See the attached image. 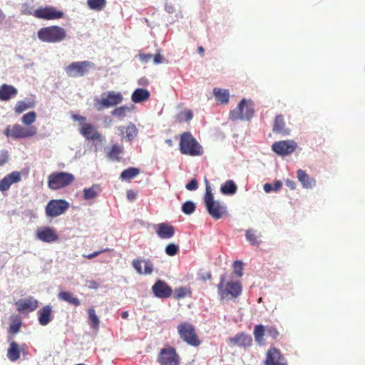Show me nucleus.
Wrapping results in <instances>:
<instances>
[{"instance_id":"obj_11","label":"nucleus","mask_w":365,"mask_h":365,"mask_svg":"<svg viewBox=\"0 0 365 365\" xmlns=\"http://www.w3.org/2000/svg\"><path fill=\"white\" fill-rule=\"evenodd\" d=\"M94 63L88 61L73 62L65 68L66 74L69 77L77 78L86 75Z\"/></svg>"},{"instance_id":"obj_45","label":"nucleus","mask_w":365,"mask_h":365,"mask_svg":"<svg viewBox=\"0 0 365 365\" xmlns=\"http://www.w3.org/2000/svg\"><path fill=\"white\" fill-rule=\"evenodd\" d=\"M192 112L190 110H185L177 115L176 120L179 123L187 122L190 121L192 118Z\"/></svg>"},{"instance_id":"obj_34","label":"nucleus","mask_w":365,"mask_h":365,"mask_svg":"<svg viewBox=\"0 0 365 365\" xmlns=\"http://www.w3.org/2000/svg\"><path fill=\"white\" fill-rule=\"evenodd\" d=\"M213 94L217 102L221 104H227L230 100V92L227 89H222L215 88L213 89Z\"/></svg>"},{"instance_id":"obj_39","label":"nucleus","mask_w":365,"mask_h":365,"mask_svg":"<svg viewBox=\"0 0 365 365\" xmlns=\"http://www.w3.org/2000/svg\"><path fill=\"white\" fill-rule=\"evenodd\" d=\"M100 191L101 190L98 185H93L89 188H85L83 190V198L86 200H92L98 195Z\"/></svg>"},{"instance_id":"obj_26","label":"nucleus","mask_w":365,"mask_h":365,"mask_svg":"<svg viewBox=\"0 0 365 365\" xmlns=\"http://www.w3.org/2000/svg\"><path fill=\"white\" fill-rule=\"evenodd\" d=\"M155 232L161 239H170L175 235V227L166 222L157 225Z\"/></svg>"},{"instance_id":"obj_54","label":"nucleus","mask_w":365,"mask_h":365,"mask_svg":"<svg viewBox=\"0 0 365 365\" xmlns=\"http://www.w3.org/2000/svg\"><path fill=\"white\" fill-rule=\"evenodd\" d=\"M212 278L210 272H201L198 274V279L202 282H205Z\"/></svg>"},{"instance_id":"obj_23","label":"nucleus","mask_w":365,"mask_h":365,"mask_svg":"<svg viewBox=\"0 0 365 365\" xmlns=\"http://www.w3.org/2000/svg\"><path fill=\"white\" fill-rule=\"evenodd\" d=\"M118 130L121 135V140H126L127 141H132L138 135V130L135 125L133 123H129L128 125H120L117 128Z\"/></svg>"},{"instance_id":"obj_29","label":"nucleus","mask_w":365,"mask_h":365,"mask_svg":"<svg viewBox=\"0 0 365 365\" xmlns=\"http://www.w3.org/2000/svg\"><path fill=\"white\" fill-rule=\"evenodd\" d=\"M26 346V344H23L21 346L16 341H11L9 347L7 350L6 356L11 361H17L21 356V351Z\"/></svg>"},{"instance_id":"obj_43","label":"nucleus","mask_w":365,"mask_h":365,"mask_svg":"<svg viewBox=\"0 0 365 365\" xmlns=\"http://www.w3.org/2000/svg\"><path fill=\"white\" fill-rule=\"evenodd\" d=\"M131 110L132 108L130 107L123 106L115 108L112 110L111 114L115 117L124 118Z\"/></svg>"},{"instance_id":"obj_52","label":"nucleus","mask_w":365,"mask_h":365,"mask_svg":"<svg viewBox=\"0 0 365 365\" xmlns=\"http://www.w3.org/2000/svg\"><path fill=\"white\" fill-rule=\"evenodd\" d=\"M108 250H109V249L106 248V249L101 250H99V251L93 252V253H91V254H88V255H83V257H85V258H87L88 259H93L96 257L98 256L100 254H101V253H103L104 252L108 251Z\"/></svg>"},{"instance_id":"obj_10","label":"nucleus","mask_w":365,"mask_h":365,"mask_svg":"<svg viewBox=\"0 0 365 365\" xmlns=\"http://www.w3.org/2000/svg\"><path fill=\"white\" fill-rule=\"evenodd\" d=\"M37 133V128L35 126L29 128L23 127L21 125L15 124L6 127L4 134L7 137L13 138H25L35 135Z\"/></svg>"},{"instance_id":"obj_35","label":"nucleus","mask_w":365,"mask_h":365,"mask_svg":"<svg viewBox=\"0 0 365 365\" xmlns=\"http://www.w3.org/2000/svg\"><path fill=\"white\" fill-rule=\"evenodd\" d=\"M237 186L233 180H227L220 187V192L224 195H232L236 193Z\"/></svg>"},{"instance_id":"obj_58","label":"nucleus","mask_w":365,"mask_h":365,"mask_svg":"<svg viewBox=\"0 0 365 365\" xmlns=\"http://www.w3.org/2000/svg\"><path fill=\"white\" fill-rule=\"evenodd\" d=\"M72 118L74 120H77V121H79L81 122V123H86L85 121L86 120V118L82 115H73L72 116Z\"/></svg>"},{"instance_id":"obj_62","label":"nucleus","mask_w":365,"mask_h":365,"mask_svg":"<svg viewBox=\"0 0 365 365\" xmlns=\"http://www.w3.org/2000/svg\"><path fill=\"white\" fill-rule=\"evenodd\" d=\"M282 182L279 181H276L272 185L273 190L277 191L282 187Z\"/></svg>"},{"instance_id":"obj_28","label":"nucleus","mask_w":365,"mask_h":365,"mask_svg":"<svg viewBox=\"0 0 365 365\" xmlns=\"http://www.w3.org/2000/svg\"><path fill=\"white\" fill-rule=\"evenodd\" d=\"M18 93V90L14 86L9 84H2L0 86V100L8 101L14 98Z\"/></svg>"},{"instance_id":"obj_13","label":"nucleus","mask_w":365,"mask_h":365,"mask_svg":"<svg viewBox=\"0 0 365 365\" xmlns=\"http://www.w3.org/2000/svg\"><path fill=\"white\" fill-rule=\"evenodd\" d=\"M69 207V203L65 200H51L46 207L48 217H57L64 213Z\"/></svg>"},{"instance_id":"obj_21","label":"nucleus","mask_w":365,"mask_h":365,"mask_svg":"<svg viewBox=\"0 0 365 365\" xmlns=\"http://www.w3.org/2000/svg\"><path fill=\"white\" fill-rule=\"evenodd\" d=\"M36 237L44 242H53L58 240V235L53 227H43L36 232Z\"/></svg>"},{"instance_id":"obj_49","label":"nucleus","mask_w":365,"mask_h":365,"mask_svg":"<svg viewBox=\"0 0 365 365\" xmlns=\"http://www.w3.org/2000/svg\"><path fill=\"white\" fill-rule=\"evenodd\" d=\"M178 252L179 247L174 243H170L165 247V253L168 256H175L178 253Z\"/></svg>"},{"instance_id":"obj_4","label":"nucleus","mask_w":365,"mask_h":365,"mask_svg":"<svg viewBox=\"0 0 365 365\" xmlns=\"http://www.w3.org/2000/svg\"><path fill=\"white\" fill-rule=\"evenodd\" d=\"M254 103L251 100L243 98L239 103L237 106L230 110L229 118L232 121L250 120L254 115Z\"/></svg>"},{"instance_id":"obj_32","label":"nucleus","mask_w":365,"mask_h":365,"mask_svg":"<svg viewBox=\"0 0 365 365\" xmlns=\"http://www.w3.org/2000/svg\"><path fill=\"white\" fill-rule=\"evenodd\" d=\"M150 96V92L144 88L135 89L131 96V100L133 103H138L147 101Z\"/></svg>"},{"instance_id":"obj_55","label":"nucleus","mask_w":365,"mask_h":365,"mask_svg":"<svg viewBox=\"0 0 365 365\" xmlns=\"http://www.w3.org/2000/svg\"><path fill=\"white\" fill-rule=\"evenodd\" d=\"M153 55L152 54H145V53H140L139 54V58L140 60L143 63H148L150 61L153 59Z\"/></svg>"},{"instance_id":"obj_59","label":"nucleus","mask_w":365,"mask_h":365,"mask_svg":"<svg viewBox=\"0 0 365 365\" xmlns=\"http://www.w3.org/2000/svg\"><path fill=\"white\" fill-rule=\"evenodd\" d=\"M127 197L130 200H133L136 197V195L134 192H133L132 190H128L127 192Z\"/></svg>"},{"instance_id":"obj_5","label":"nucleus","mask_w":365,"mask_h":365,"mask_svg":"<svg viewBox=\"0 0 365 365\" xmlns=\"http://www.w3.org/2000/svg\"><path fill=\"white\" fill-rule=\"evenodd\" d=\"M217 292L221 299L236 298L241 294L242 285L239 282H225L224 276L220 277Z\"/></svg>"},{"instance_id":"obj_18","label":"nucleus","mask_w":365,"mask_h":365,"mask_svg":"<svg viewBox=\"0 0 365 365\" xmlns=\"http://www.w3.org/2000/svg\"><path fill=\"white\" fill-rule=\"evenodd\" d=\"M154 295L160 299L169 298L173 293L172 288L164 281L158 280L152 287Z\"/></svg>"},{"instance_id":"obj_25","label":"nucleus","mask_w":365,"mask_h":365,"mask_svg":"<svg viewBox=\"0 0 365 365\" xmlns=\"http://www.w3.org/2000/svg\"><path fill=\"white\" fill-rule=\"evenodd\" d=\"M22 324L23 322L20 316L13 314L10 317V324L8 328L9 341L12 340L14 336L20 331Z\"/></svg>"},{"instance_id":"obj_12","label":"nucleus","mask_w":365,"mask_h":365,"mask_svg":"<svg viewBox=\"0 0 365 365\" xmlns=\"http://www.w3.org/2000/svg\"><path fill=\"white\" fill-rule=\"evenodd\" d=\"M253 334L255 341L261 344L264 341V336L266 334L267 336L276 340L279 336V331L275 326L268 325L263 326L262 324H257L254 328Z\"/></svg>"},{"instance_id":"obj_56","label":"nucleus","mask_w":365,"mask_h":365,"mask_svg":"<svg viewBox=\"0 0 365 365\" xmlns=\"http://www.w3.org/2000/svg\"><path fill=\"white\" fill-rule=\"evenodd\" d=\"M8 153L6 151L0 152V166L4 165L8 161Z\"/></svg>"},{"instance_id":"obj_33","label":"nucleus","mask_w":365,"mask_h":365,"mask_svg":"<svg viewBox=\"0 0 365 365\" xmlns=\"http://www.w3.org/2000/svg\"><path fill=\"white\" fill-rule=\"evenodd\" d=\"M58 299L66 302L75 307H78L81 304L80 300L73 293L70 292H60L58 294Z\"/></svg>"},{"instance_id":"obj_31","label":"nucleus","mask_w":365,"mask_h":365,"mask_svg":"<svg viewBox=\"0 0 365 365\" xmlns=\"http://www.w3.org/2000/svg\"><path fill=\"white\" fill-rule=\"evenodd\" d=\"M297 174L299 181L302 184L304 188L309 189L315 186V179L310 177L304 170L299 169Z\"/></svg>"},{"instance_id":"obj_20","label":"nucleus","mask_w":365,"mask_h":365,"mask_svg":"<svg viewBox=\"0 0 365 365\" xmlns=\"http://www.w3.org/2000/svg\"><path fill=\"white\" fill-rule=\"evenodd\" d=\"M17 311L21 313L31 312L36 309L38 302L32 297L21 299L16 302Z\"/></svg>"},{"instance_id":"obj_8","label":"nucleus","mask_w":365,"mask_h":365,"mask_svg":"<svg viewBox=\"0 0 365 365\" xmlns=\"http://www.w3.org/2000/svg\"><path fill=\"white\" fill-rule=\"evenodd\" d=\"M106 96L101 99L98 98L94 99V106L97 110L117 106L123 101V95L120 92L111 91L107 92Z\"/></svg>"},{"instance_id":"obj_9","label":"nucleus","mask_w":365,"mask_h":365,"mask_svg":"<svg viewBox=\"0 0 365 365\" xmlns=\"http://www.w3.org/2000/svg\"><path fill=\"white\" fill-rule=\"evenodd\" d=\"M157 361L160 365H180V357L175 348L168 345L160 350Z\"/></svg>"},{"instance_id":"obj_57","label":"nucleus","mask_w":365,"mask_h":365,"mask_svg":"<svg viewBox=\"0 0 365 365\" xmlns=\"http://www.w3.org/2000/svg\"><path fill=\"white\" fill-rule=\"evenodd\" d=\"M153 60L155 64H159L163 62V58L162 56L158 53L153 56Z\"/></svg>"},{"instance_id":"obj_6","label":"nucleus","mask_w":365,"mask_h":365,"mask_svg":"<svg viewBox=\"0 0 365 365\" xmlns=\"http://www.w3.org/2000/svg\"><path fill=\"white\" fill-rule=\"evenodd\" d=\"M180 338L190 346L197 347L201 344V341L197 334L195 327L186 322H181L177 327Z\"/></svg>"},{"instance_id":"obj_37","label":"nucleus","mask_w":365,"mask_h":365,"mask_svg":"<svg viewBox=\"0 0 365 365\" xmlns=\"http://www.w3.org/2000/svg\"><path fill=\"white\" fill-rule=\"evenodd\" d=\"M35 102L34 101H17L14 107V110L16 113H21L24 111L34 107Z\"/></svg>"},{"instance_id":"obj_42","label":"nucleus","mask_w":365,"mask_h":365,"mask_svg":"<svg viewBox=\"0 0 365 365\" xmlns=\"http://www.w3.org/2000/svg\"><path fill=\"white\" fill-rule=\"evenodd\" d=\"M87 4L88 7L91 9L96 10V11H101L102 10L106 4V0H87Z\"/></svg>"},{"instance_id":"obj_50","label":"nucleus","mask_w":365,"mask_h":365,"mask_svg":"<svg viewBox=\"0 0 365 365\" xmlns=\"http://www.w3.org/2000/svg\"><path fill=\"white\" fill-rule=\"evenodd\" d=\"M185 187L187 190L190 191L197 190L198 187L197 180L195 178L192 179L188 183L186 184Z\"/></svg>"},{"instance_id":"obj_15","label":"nucleus","mask_w":365,"mask_h":365,"mask_svg":"<svg viewBox=\"0 0 365 365\" xmlns=\"http://www.w3.org/2000/svg\"><path fill=\"white\" fill-rule=\"evenodd\" d=\"M297 147V144L294 140H279L272 144V150L279 155L285 156L292 153Z\"/></svg>"},{"instance_id":"obj_53","label":"nucleus","mask_w":365,"mask_h":365,"mask_svg":"<svg viewBox=\"0 0 365 365\" xmlns=\"http://www.w3.org/2000/svg\"><path fill=\"white\" fill-rule=\"evenodd\" d=\"M108 250H109V249L106 248V249L101 250H99V251L93 252V253H91V254H88V255H83V257H85V258H87L88 259H93L96 257L98 256L100 254H101V253H103L104 252L108 251Z\"/></svg>"},{"instance_id":"obj_41","label":"nucleus","mask_w":365,"mask_h":365,"mask_svg":"<svg viewBox=\"0 0 365 365\" xmlns=\"http://www.w3.org/2000/svg\"><path fill=\"white\" fill-rule=\"evenodd\" d=\"M36 9L31 2H26L21 6V14L23 15H31L35 17Z\"/></svg>"},{"instance_id":"obj_40","label":"nucleus","mask_w":365,"mask_h":365,"mask_svg":"<svg viewBox=\"0 0 365 365\" xmlns=\"http://www.w3.org/2000/svg\"><path fill=\"white\" fill-rule=\"evenodd\" d=\"M88 322L91 327L96 329H98L100 322L93 307H89L88 309Z\"/></svg>"},{"instance_id":"obj_19","label":"nucleus","mask_w":365,"mask_h":365,"mask_svg":"<svg viewBox=\"0 0 365 365\" xmlns=\"http://www.w3.org/2000/svg\"><path fill=\"white\" fill-rule=\"evenodd\" d=\"M132 265L139 274H151L153 272V264L148 259H135L132 262Z\"/></svg>"},{"instance_id":"obj_2","label":"nucleus","mask_w":365,"mask_h":365,"mask_svg":"<svg viewBox=\"0 0 365 365\" xmlns=\"http://www.w3.org/2000/svg\"><path fill=\"white\" fill-rule=\"evenodd\" d=\"M180 151L183 155L199 156L203 154V148L190 132H184L180 135Z\"/></svg>"},{"instance_id":"obj_16","label":"nucleus","mask_w":365,"mask_h":365,"mask_svg":"<svg viewBox=\"0 0 365 365\" xmlns=\"http://www.w3.org/2000/svg\"><path fill=\"white\" fill-rule=\"evenodd\" d=\"M265 365H287V361L279 349L271 346L266 355Z\"/></svg>"},{"instance_id":"obj_46","label":"nucleus","mask_w":365,"mask_h":365,"mask_svg":"<svg viewBox=\"0 0 365 365\" xmlns=\"http://www.w3.org/2000/svg\"><path fill=\"white\" fill-rule=\"evenodd\" d=\"M36 118V114L34 111L29 112L22 116L21 121L26 125L32 124Z\"/></svg>"},{"instance_id":"obj_24","label":"nucleus","mask_w":365,"mask_h":365,"mask_svg":"<svg viewBox=\"0 0 365 365\" xmlns=\"http://www.w3.org/2000/svg\"><path fill=\"white\" fill-rule=\"evenodd\" d=\"M21 180V175L20 172H11L0 180V190L1 192L8 190L11 185L19 182Z\"/></svg>"},{"instance_id":"obj_60","label":"nucleus","mask_w":365,"mask_h":365,"mask_svg":"<svg viewBox=\"0 0 365 365\" xmlns=\"http://www.w3.org/2000/svg\"><path fill=\"white\" fill-rule=\"evenodd\" d=\"M286 185L287 187H289V188H291L292 190L295 189V187H296V183L292 180H287L286 181Z\"/></svg>"},{"instance_id":"obj_17","label":"nucleus","mask_w":365,"mask_h":365,"mask_svg":"<svg viewBox=\"0 0 365 365\" xmlns=\"http://www.w3.org/2000/svg\"><path fill=\"white\" fill-rule=\"evenodd\" d=\"M79 132L86 140H97L101 143L103 140V135L91 123H81Z\"/></svg>"},{"instance_id":"obj_63","label":"nucleus","mask_w":365,"mask_h":365,"mask_svg":"<svg viewBox=\"0 0 365 365\" xmlns=\"http://www.w3.org/2000/svg\"><path fill=\"white\" fill-rule=\"evenodd\" d=\"M197 51H198V53L201 55V56H203L204 55V53H205V49L202 46H198L197 48Z\"/></svg>"},{"instance_id":"obj_38","label":"nucleus","mask_w":365,"mask_h":365,"mask_svg":"<svg viewBox=\"0 0 365 365\" xmlns=\"http://www.w3.org/2000/svg\"><path fill=\"white\" fill-rule=\"evenodd\" d=\"M140 173V169L137 168H128L124 170L121 173L120 178L122 180H130Z\"/></svg>"},{"instance_id":"obj_44","label":"nucleus","mask_w":365,"mask_h":365,"mask_svg":"<svg viewBox=\"0 0 365 365\" xmlns=\"http://www.w3.org/2000/svg\"><path fill=\"white\" fill-rule=\"evenodd\" d=\"M247 240L250 242L251 245L258 246L260 243V240H258L259 237L256 234V231L254 230H248L245 234Z\"/></svg>"},{"instance_id":"obj_3","label":"nucleus","mask_w":365,"mask_h":365,"mask_svg":"<svg viewBox=\"0 0 365 365\" xmlns=\"http://www.w3.org/2000/svg\"><path fill=\"white\" fill-rule=\"evenodd\" d=\"M37 36L42 42L55 43L63 41L66 38V31L59 26H49L40 29Z\"/></svg>"},{"instance_id":"obj_61","label":"nucleus","mask_w":365,"mask_h":365,"mask_svg":"<svg viewBox=\"0 0 365 365\" xmlns=\"http://www.w3.org/2000/svg\"><path fill=\"white\" fill-rule=\"evenodd\" d=\"M264 190L266 192H269L270 191L273 190L272 185L269 183H266L264 185Z\"/></svg>"},{"instance_id":"obj_51","label":"nucleus","mask_w":365,"mask_h":365,"mask_svg":"<svg viewBox=\"0 0 365 365\" xmlns=\"http://www.w3.org/2000/svg\"><path fill=\"white\" fill-rule=\"evenodd\" d=\"M235 272L238 277L242 276V262L240 261L235 262L234 264Z\"/></svg>"},{"instance_id":"obj_30","label":"nucleus","mask_w":365,"mask_h":365,"mask_svg":"<svg viewBox=\"0 0 365 365\" xmlns=\"http://www.w3.org/2000/svg\"><path fill=\"white\" fill-rule=\"evenodd\" d=\"M52 309L50 305H46L38 311V322L42 326L47 325L52 320Z\"/></svg>"},{"instance_id":"obj_22","label":"nucleus","mask_w":365,"mask_h":365,"mask_svg":"<svg viewBox=\"0 0 365 365\" xmlns=\"http://www.w3.org/2000/svg\"><path fill=\"white\" fill-rule=\"evenodd\" d=\"M228 340L230 344L245 349L250 347L252 344V336L245 332H240L233 337H230Z\"/></svg>"},{"instance_id":"obj_36","label":"nucleus","mask_w":365,"mask_h":365,"mask_svg":"<svg viewBox=\"0 0 365 365\" xmlns=\"http://www.w3.org/2000/svg\"><path fill=\"white\" fill-rule=\"evenodd\" d=\"M124 148L123 145L118 144H114L110 148V150L107 153V156L113 160H119L120 155L123 153Z\"/></svg>"},{"instance_id":"obj_64","label":"nucleus","mask_w":365,"mask_h":365,"mask_svg":"<svg viewBox=\"0 0 365 365\" xmlns=\"http://www.w3.org/2000/svg\"><path fill=\"white\" fill-rule=\"evenodd\" d=\"M121 317L124 319H127L128 317V312L125 311V312H122Z\"/></svg>"},{"instance_id":"obj_7","label":"nucleus","mask_w":365,"mask_h":365,"mask_svg":"<svg viewBox=\"0 0 365 365\" xmlns=\"http://www.w3.org/2000/svg\"><path fill=\"white\" fill-rule=\"evenodd\" d=\"M75 180L74 175L66 172H54L48 177V187L51 190H60L71 185Z\"/></svg>"},{"instance_id":"obj_48","label":"nucleus","mask_w":365,"mask_h":365,"mask_svg":"<svg viewBox=\"0 0 365 365\" xmlns=\"http://www.w3.org/2000/svg\"><path fill=\"white\" fill-rule=\"evenodd\" d=\"M190 294V291L183 287H180L175 290L174 297L176 299H180L185 297L187 295Z\"/></svg>"},{"instance_id":"obj_47","label":"nucleus","mask_w":365,"mask_h":365,"mask_svg":"<svg viewBox=\"0 0 365 365\" xmlns=\"http://www.w3.org/2000/svg\"><path fill=\"white\" fill-rule=\"evenodd\" d=\"M196 206L192 201H186L182 205V211L186 215H191L195 210Z\"/></svg>"},{"instance_id":"obj_1","label":"nucleus","mask_w":365,"mask_h":365,"mask_svg":"<svg viewBox=\"0 0 365 365\" xmlns=\"http://www.w3.org/2000/svg\"><path fill=\"white\" fill-rule=\"evenodd\" d=\"M206 210L209 215L215 220L228 216V210L225 202L215 200L211 187L206 181V191L203 197Z\"/></svg>"},{"instance_id":"obj_14","label":"nucleus","mask_w":365,"mask_h":365,"mask_svg":"<svg viewBox=\"0 0 365 365\" xmlns=\"http://www.w3.org/2000/svg\"><path fill=\"white\" fill-rule=\"evenodd\" d=\"M64 14L51 6H40L36 9V19L43 20H55L63 18Z\"/></svg>"},{"instance_id":"obj_27","label":"nucleus","mask_w":365,"mask_h":365,"mask_svg":"<svg viewBox=\"0 0 365 365\" xmlns=\"http://www.w3.org/2000/svg\"><path fill=\"white\" fill-rule=\"evenodd\" d=\"M272 130L274 133H279L282 135H289L291 130L289 128H286L284 118L282 115L279 114L275 116Z\"/></svg>"}]
</instances>
